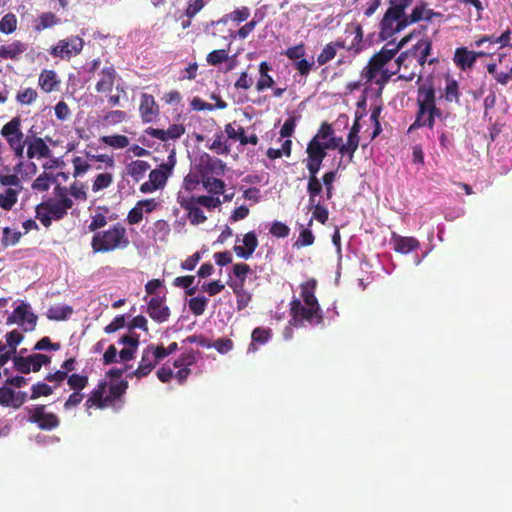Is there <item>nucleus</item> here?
Instances as JSON below:
<instances>
[{
  "label": "nucleus",
  "instance_id": "nucleus-17",
  "mask_svg": "<svg viewBox=\"0 0 512 512\" xmlns=\"http://www.w3.org/2000/svg\"><path fill=\"white\" fill-rule=\"evenodd\" d=\"M485 55L486 53L482 51H469L465 47H460L455 50L453 61L458 68L466 70L471 69L477 59Z\"/></svg>",
  "mask_w": 512,
  "mask_h": 512
},
{
  "label": "nucleus",
  "instance_id": "nucleus-32",
  "mask_svg": "<svg viewBox=\"0 0 512 512\" xmlns=\"http://www.w3.org/2000/svg\"><path fill=\"white\" fill-rule=\"evenodd\" d=\"M460 90L458 82L451 78L446 77V85L443 91V97L447 102H455L456 104H460Z\"/></svg>",
  "mask_w": 512,
  "mask_h": 512
},
{
  "label": "nucleus",
  "instance_id": "nucleus-54",
  "mask_svg": "<svg viewBox=\"0 0 512 512\" xmlns=\"http://www.w3.org/2000/svg\"><path fill=\"white\" fill-rule=\"evenodd\" d=\"M309 208L313 209V217L321 224H325L329 218L328 209L320 203V201H314V204H309Z\"/></svg>",
  "mask_w": 512,
  "mask_h": 512
},
{
  "label": "nucleus",
  "instance_id": "nucleus-8",
  "mask_svg": "<svg viewBox=\"0 0 512 512\" xmlns=\"http://www.w3.org/2000/svg\"><path fill=\"white\" fill-rule=\"evenodd\" d=\"M34 126H32L26 135L27 140V149H26V158L29 160L32 159H46L51 158L52 150L47 145V141H51V137L46 136L45 139L37 136V133L34 131Z\"/></svg>",
  "mask_w": 512,
  "mask_h": 512
},
{
  "label": "nucleus",
  "instance_id": "nucleus-47",
  "mask_svg": "<svg viewBox=\"0 0 512 512\" xmlns=\"http://www.w3.org/2000/svg\"><path fill=\"white\" fill-rule=\"evenodd\" d=\"M186 200L191 201V203L199 206H204L207 209H214L221 205V201L218 197H212L207 195H202L198 197H190L186 198Z\"/></svg>",
  "mask_w": 512,
  "mask_h": 512
},
{
  "label": "nucleus",
  "instance_id": "nucleus-62",
  "mask_svg": "<svg viewBox=\"0 0 512 512\" xmlns=\"http://www.w3.org/2000/svg\"><path fill=\"white\" fill-rule=\"evenodd\" d=\"M72 163L74 166V177H78L85 174L91 168V165L80 156L74 157L72 159Z\"/></svg>",
  "mask_w": 512,
  "mask_h": 512
},
{
  "label": "nucleus",
  "instance_id": "nucleus-13",
  "mask_svg": "<svg viewBox=\"0 0 512 512\" xmlns=\"http://www.w3.org/2000/svg\"><path fill=\"white\" fill-rule=\"evenodd\" d=\"M444 15L428 8V3L420 0L414 6L410 14L405 15L406 24L409 26L422 20L432 21L434 18L443 19Z\"/></svg>",
  "mask_w": 512,
  "mask_h": 512
},
{
  "label": "nucleus",
  "instance_id": "nucleus-7",
  "mask_svg": "<svg viewBox=\"0 0 512 512\" xmlns=\"http://www.w3.org/2000/svg\"><path fill=\"white\" fill-rule=\"evenodd\" d=\"M28 422L36 424L40 430L51 431L60 425L59 417L53 412H47L43 404L26 408Z\"/></svg>",
  "mask_w": 512,
  "mask_h": 512
},
{
  "label": "nucleus",
  "instance_id": "nucleus-16",
  "mask_svg": "<svg viewBox=\"0 0 512 512\" xmlns=\"http://www.w3.org/2000/svg\"><path fill=\"white\" fill-rule=\"evenodd\" d=\"M107 387L108 384L106 381H100L96 388H94L88 396L85 402V407L87 409H104L105 407L111 406L108 396L105 395L107 392Z\"/></svg>",
  "mask_w": 512,
  "mask_h": 512
},
{
  "label": "nucleus",
  "instance_id": "nucleus-6",
  "mask_svg": "<svg viewBox=\"0 0 512 512\" xmlns=\"http://www.w3.org/2000/svg\"><path fill=\"white\" fill-rule=\"evenodd\" d=\"M84 47V40L78 35H71L67 38L60 39L56 45L49 49V54L53 58L70 60L79 55Z\"/></svg>",
  "mask_w": 512,
  "mask_h": 512
},
{
  "label": "nucleus",
  "instance_id": "nucleus-23",
  "mask_svg": "<svg viewBox=\"0 0 512 512\" xmlns=\"http://www.w3.org/2000/svg\"><path fill=\"white\" fill-rule=\"evenodd\" d=\"M100 78L96 83L95 89L98 93L110 92L114 86L117 73L113 67H105L99 74Z\"/></svg>",
  "mask_w": 512,
  "mask_h": 512
},
{
  "label": "nucleus",
  "instance_id": "nucleus-33",
  "mask_svg": "<svg viewBox=\"0 0 512 512\" xmlns=\"http://www.w3.org/2000/svg\"><path fill=\"white\" fill-rule=\"evenodd\" d=\"M359 141H360V137L358 134L348 133L347 142L345 144H342L339 147V153L342 156L347 155L349 158V161H352L353 157H354V153L356 152V150L359 147Z\"/></svg>",
  "mask_w": 512,
  "mask_h": 512
},
{
  "label": "nucleus",
  "instance_id": "nucleus-43",
  "mask_svg": "<svg viewBox=\"0 0 512 512\" xmlns=\"http://www.w3.org/2000/svg\"><path fill=\"white\" fill-rule=\"evenodd\" d=\"M97 210H103L104 213L97 212L91 217V222L88 225V229L91 232H98L97 230L103 228L107 224V217L105 213L108 212V208L106 206H100L97 208Z\"/></svg>",
  "mask_w": 512,
  "mask_h": 512
},
{
  "label": "nucleus",
  "instance_id": "nucleus-34",
  "mask_svg": "<svg viewBox=\"0 0 512 512\" xmlns=\"http://www.w3.org/2000/svg\"><path fill=\"white\" fill-rule=\"evenodd\" d=\"M59 18L52 12H44L40 14L36 20L34 30L41 32L45 29L51 28L59 23Z\"/></svg>",
  "mask_w": 512,
  "mask_h": 512
},
{
  "label": "nucleus",
  "instance_id": "nucleus-64",
  "mask_svg": "<svg viewBox=\"0 0 512 512\" xmlns=\"http://www.w3.org/2000/svg\"><path fill=\"white\" fill-rule=\"evenodd\" d=\"M269 232L275 237L285 238L289 235L290 228L285 223L275 221L272 223Z\"/></svg>",
  "mask_w": 512,
  "mask_h": 512
},
{
  "label": "nucleus",
  "instance_id": "nucleus-10",
  "mask_svg": "<svg viewBox=\"0 0 512 512\" xmlns=\"http://www.w3.org/2000/svg\"><path fill=\"white\" fill-rule=\"evenodd\" d=\"M407 26L405 15L402 16L389 6L380 22L379 36L382 40H388Z\"/></svg>",
  "mask_w": 512,
  "mask_h": 512
},
{
  "label": "nucleus",
  "instance_id": "nucleus-4",
  "mask_svg": "<svg viewBox=\"0 0 512 512\" xmlns=\"http://www.w3.org/2000/svg\"><path fill=\"white\" fill-rule=\"evenodd\" d=\"M21 123L20 116H15L4 124L0 130L1 136L7 141L15 158L20 160L26 155L25 147H27V140L21 129Z\"/></svg>",
  "mask_w": 512,
  "mask_h": 512
},
{
  "label": "nucleus",
  "instance_id": "nucleus-36",
  "mask_svg": "<svg viewBox=\"0 0 512 512\" xmlns=\"http://www.w3.org/2000/svg\"><path fill=\"white\" fill-rule=\"evenodd\" d=\"M194 356L192 354H187L182 356L179 360L174 362L175 367H182L176 372V378L180 383H182L188 377L190 370L187 368L191 364L194 363Z\"/></svg>",
  "mask_w": 512,
  "mask_h": 512
},
{
  "label": "nucleus",
  "instance_id": "nucleus-24",
  "mask_svg": "<svg viewBox=\"0 0 512 512\" xmlns=\"http://www.w3.org/2000/svg\"><path fill=\"white\" fill-rule=\"evenodd\" d=\"M14 369L22 374H28L30 372H38L39 366L37 364L34 354L28 356L17 355L13 357Z\"/></svg>",
  "mask_w": 512,
  "mask_h": 512
},
{
  "label": "nucleus",
  "instance_id": "nucleus-12",
  "mask_svg": "<svg viewBox=\"0 0 512 512\" xmlns=\"http://www.w3.org/2000/svg\"><path fill=\"white\" fill-rule=\"evenodd\" d=\"M327 146L321 143L316 138H312L306 149L307 159L306 168L307 170H320L322 162L325 159L327 153Z\"/></svg>",
  "mask_w": 512,
  "mask_h": 512
},
{
  "label": "nucleus",
  "instance_id": "nucleus-42",
  "mask_svg": "<svg viewBox=\"0 0 512 512\" xmlns=\"http://www.w3.org/2000/svg\"><path fill=\"white\" fill-rule=\"evenodd\" d=\"M160 188V168L153 169L149 174V181L144 182L140 186V191L143 193L153 192Z\"/></svg>",
  "mask_w": 512,
  "mask_h": 512
},
{
  "label": "nucleus",
  "instance_id": "nucleus-28",
  "mask_svg": "<svg viewBox=\"0 0 512 512\" xmlns=\"http://www.w3.org/2000/svg\"><path fill=\"white\" fill-rule=\"evenodd\" d=\"M25 51L26 45L17 40L8 45H0V58L18 60L19 56Z\"/></svg>",
  "mask_w": 512,
  "mask_h": 512
},
{
  "label": "nucleus",
  "instance_id": "nucleus-5",
  "mask_svg": "<svg viewBox=\"0 0 512 512\" xmlns=\"http://www.w3.org/2000/svg\"><path fill=\"white\" fill-rule=\"evenodd\" d=\"M72 207L73 205L65 199L55 200L48 198L36 206V218L44 227L48 228L53 220L59 221L66 217L68 210Z\"/></svg>",
  "mask_w": 512,
  "mask_h": 512
},
{
  "label": "nucleus",
  "instance_id": "nucleus-19",
  "mask_svg": "<svg viewBox=\"0 0 512 512\" xmlns=\"http://www.w3.org/2000/svg\"><path fill=\"white\" fill-rule=\"evenodd\" d=\"M258 238L254 231L247 232L243 236V246L235 245L234 252L239 258L249 259L258 247Z\"/></svg>",
  "mask_w": 512,
  "mask_h": 512
},
{
  "label": "nucleus",
  "instance_id": "nucleus-59",
  "mask_svg": "<svg viewBox=\"0 0 512 512\" xmlns=\"http://www.w3.org/2000/svg\"><path fill=\"white\" fill-rule=\"evenodd\" d=\"M126 116V113L122 110H112L104 115L103 120L107 125H116L123 122Z\"/></svg>",
  "mask_w": 512,
  "mask_h": 512
},
{
  "label": "nucleus",
  "instance_id": "nucleus-11",
  "mask_svg": "<svg viewBox=\"0 0 512 512\" xmlns=\"http://www.w3.org/2000/svg\"><path fill=\"white\" fill-rule=\"evenodd\" d=\"M37 316L30 311V305L22 302L7 317L6 324H18L23 327L24 331H33L36 327Z\"/></svg>",
  "mask_w": 512,
  "mask_h": 512
},
{
  "label": "nucleus",
  "instance_id": "nucleus-61",
  "mask_svg": "<svg viewBox=\"0 0 512 512\" xmlns=\"http://www.w3.org/2000/svg\"><path fill=\"white\" fill-rule=\"evenodd\" d=\"M209 149L215 151L217 154H228L230 152L226 143L223 142L222 132H219L214 136V140L209 146Z\"/></svg>",
  "mask_w": 512,
  "mask_h": 512
},
{
  "label": "nucleus",
  "instance_id": "nucleus-18",
  "mask_svg": "<svg viewBox=\"0 0 512 512\" xmlns=\"http://www.w3.org/2000/svg\"><path fill=\"white\" fill-rule=\"evenodd\" d=\"M139 111L144 122H152L157 118L159 107L152 95L147 93L141 95Z\"/></svg>",
  "mask_w": 512,
  "mask_h": 512
},
{
  "label": "nucleus",
  "instance_id": "nucleus-3",
  "mask_svg": "<svg viewBox=\"0 0 512 512\" xmlns=\"http://www.w3.org/2000/svg\"><path fill=\"white\" fill-rule=\"evenodd\" d=\"M412 38V34L403 37L397 45L391 48L388 46L392 45L388 43L378 53L374 54L368 61V64L361 71V76L366 79L367 83H371L377 76V74L384 70V66L391 61L397 52L404 47Z\"/></svg>",
  "mask_w": 512,
  "mask_h": 512
},
{
  "label": "nucleus",
  "instance_id": "nucleus-29",
  "mask_svg": "<svg viewBox=\"0 0 512 512\" xmlns=\"http://www.w3.org/2000/svg\"><path fill=\"white\" fill-rule=\"evenodd\" d=\"M317 287V281L314 278L300 285L301 297L306 306H320L317 298L315 297V290Z\"/></svg>",
  "mask_w": 512,
  "mask_h": 512
},
{
  "label": "nucleus",
  "instance_id": "nucleus-44",
  "mask_svg": "<svg viewBox=\"0 0 512 512\" xmlns=\"http://www.w3.org/2000/svg\"><path fill=\"white\" fill-rule=\"evenodd\" d=\"M127 388L128 382L125 380L111 384L107 394L110 404L113 405L116 400L120 399L125 394Z\"/></svg>",
  "mask_w": 512,
  "mask_h": 512
},
{
  "label": "nucleus",
  "instance_id": "nucleus-55",
  "mask_svg": "<svg viewBox=\"0 0 512 512\" xmlns=\"http://www.w3.org/2000/svg\"><path fill=\"white\" fill-rule=\"evenodd\" d=\"M17 28V18L13 13H8L0 20V31L5 34L13 33Z\"/></svg>",
  "mask_w": 512,
  "mask_h": 512
},
{
  "label": "nucleus",
  "instance_id": "nucleus-53",
  "mask_svg": "<svg viewBox=\"0 0 512 512\" xmlns=\"http://www.w3.org/2000/svg\"><path fill=\"white\" fill-rule=\"evenodd\" d=\"M67 383L73 391H82L88 385V376L80 374L68 375Z\"/></svg>",
  "mask_w": 512,
  "mask_h": 512
},
{
  "label": "nucleus",
  "instance_id": "nucleus-2",
  "mask_svg": "<svg viewBox=\"0 0 512 512\" xmlns=\"http://www.w3.org/2000/svg\"><path fill=\"white\" fill-rule=\"evenodd\" d=\"M432 52V41L428 37L420 39L413 47L402 52L397 58L399 69H408L413 66L423 68L426 63L433 64L438 60L429 59Z\"/></svg>",
  "mask_w": 512,
  "mask_h": 512
},
{
  "label": "nucleus",
  "instance_id": "nucleus-57",
  "mask_svg": "<svg viewBox=\"0 0 512 512\" xmlns=\"http://www.w3.org/2000/svg\"><path fill=\"white\" fill-rule=\"evenodd\" d=\"M337 52L331 43L324 46L320 54L317 56V62L320 66L325 65L329 61L335 58Z\"/></svg>",
  "mask_w": 512,
  "mask_h": 512
},
{
  "label": "nucleus",
  "instance_id": "nucleus-52",
  "mask_svg": "<svg viewBox=\"0 0 512 512\" xmlns=\"http://www.w3.org/2000/svg\"><path fill=\"white\" fill-rule=\"evenodd\" d=\"M185 133L183 124H172L167 130L162 129V142L179 139Z\"/></svg>",
  "mask_w": 512,
  "mask_h": 512
},
{
  "label": "nucleus",
  "instance_id": "nucleus-60",
  "mask_svg": "<svg viewBox=\"0 0 512 512\" xmlns=\"http://www.w3.org/2000/svg\"><path fill=\"white\" fill-rule=\"evenodd\" d=\"M212 347L220 354H226L234 348V343L231 339L222 337L212 342Z\"/></svg>",
  "mask_w": 512,
  "mask_h": 512
},
{
  "label": "nucleus",
  "instance_id": "nucleus-20",
  "mask_svg": "<svg viewBox=\"0 0 512 512\" xmlns=\"http://www.w3.org/2000/svg\"><path fill=\"white\" fill-rule=\"evenodd\" d=\"M61 80L57 73L51 69H43L38 77V85L45 93L58 91L60 88Z\"/></svg>",
  "mask_w": 512,
  "mask_h": 512
},
{
  "label": "nucleus",
  "instance_id": "nucleus-15",
  "mask_svg": "<svg viewBox=\"0 0 512 512\" xmlns=\"http://www.w3.org/2000/svg\"><path fill=\"white\" fill-rule=\"evenodd\" d=\"M198 167L201 177L209 175L222 176L226 165L221 159L204 153L199 157Z\"/></svg>",
  "mask_w": 512,
  "mask_h": 512
},
{
  "label": "nucleus",
  "instance_id": "nucleus-39",
  "mask_svg": "<svg viewBox=\"0 0 512 512\" xmlns=\"http://www.w3.org/2000/svg\"><path fill=\"white\" fill-rule=\"evenodd\" d=\"M149 169L150 165L143 160L133 161L127 167L128 174L134 178L135 181L142 179Z\"/></svg>",
  "mask_w": 512,
  "mask_h": 512
},
{
  "label": "nucleus",
  "instance_id": "nucleus-30",
  "mask_svg": "<svg viewBox=\"0 0 512 512\" xmlns=\"http://www.w3.org/2000/svg\"><path fill=\"white\" fill-rule=\"evenodd\" d=\"M180 204L181 207L187 211L188 219L192 224L198 225L206 221L207 218L204 215L202 209L197 205L191 203V201L182 199Z\"/></svg>",
  "mask_w": 512,
  "mask_h": 512
},
{
  "label": "nucleus",
  "instance_id": "nucleus-56",
  "mask_svg": "<svg viewBox=\"0 0 512 512\" xmlns=\"http://www.w3.org/2000/svg\"><path fill=\"white\" fill-rule=\"evenodd\" d=\"M7 350L16 354L17 346L22 342L23 335L17 330H12L5 335Z\"/></svg>",
  "mask_w": 512,
  "mask_h": 512
},
{
  "label": "nucleus",
  "instance_id": "nucleus-50",
  "mask_svg": "<svg viewBox=\"0 0 512 512\" xmlns=\"http://www.w3.org/2000/svg\"><path fill=\"white\" fill-rule=\"evenodd\" d=\"M100 140L104 144L116 149H122L129 145V139L125 135L102 136Z\"/></svg>",
  "mask_w": 512,
  "mask_h": 512
},
{
  "label": "nucleus",
  "instance_id": "nucleus-9",
  "mask_svg": "<svg viewBox=\"0 0 512 512\" xmlns=\"http://www.w3.org/2000/svg\"><path fill=\"white\" fill-rule=\"evenodd\" d=\"M290 314L295 324H303L304 321L320 324L323 321L320 306H306L299 299L290 302Z\"/></svg>",
  "mask_w": 512,
  "mask_h": 512
},
{
  "label": "nucleus",
  "instance_id": "nucleus-31",
  "mask_svg": "<svg viewBox=\"0 0 512 512\" xmlns=\"http://www.w3.org/2000/svg\"><path fill=\"white\" fill-rule=\"evenodd\" d=\"M56 183V176L50 172H42L32 182L31 188L37 192H46L50 189L51 185Z\"/></svg>",
  "mask_w": 512,
  "mask_h": 512
},
{
  "label": "nucleus",
  "instance_id": "nucleus-41",
  "mask_svg": "<svg viewBox=\"0 0 512 512\" xmlns=\"http://www.w3.org/2000/svg\"><path fill=\"white\" fill-rule=\"evenodd\" d=\"M202 184L204 188L211 194L219 195L224 193L225 183L219 178L210 176L202 177Z\"/></svg>",
  "mask_w": 512,
  "mask_h": 512
},
{
  "label": "nucleus",
  "instance_id": "nucleus-25",
  "mask_svg": "<svg viewBox=\"0 0 512 512\" xmlns=\"http://www.w3.org/2000/svg\"><path fill=\"white\" fill-rule=\"evenodd\" d=\"M271 338V328L256 327L251 333V343L248 346V352H256L259 346L266 344Z\"/></svg>",
  "mask_w": 512,
  "mask_h": 512
},
{
  "label": "nucleus",
  "instance_id": "nucleus-40",
  "mask_svg": "<svg viewBox=\"0 0 512 512\" xmlns=\"http://www.w3.org/2000/svg\"><path fill=\"white\" fill-rule=\"evenodd\" d=\"M231 44L232 42L230 41L226 49H218L211 51L206 57L207 63L211 66H217L227 61L229 59Z\"/></svg>",
  "mask_w": 512,
  "mask_h": 512
},
{
  "label": "nucleus",
  "instance_id": "nucleus-45",
  "mask_svg": "<svg viewBox=\"0 0 512 512\" xmlns=\"http://www.w3.org/2000/svg\"><path fill=\"white\" fill-rule=\"evenodd\" d=\"M54 387L51 385H48L45 382H37L32 385L31 387V394L29 396V399L35 400L40 397H47L53 394Z\"/></svg>",
  "mask_w": 512,
  "mask_h": 512
},
{
  "label": "nucleus",
  "instance_id": "nucleus-37",
  "mask_svg": "<svg viewBox=\"0 0 512 512\" xmlns=\"http://www.w3.org/2000/svg\"><path fill=\"white\" fill-rule=\"evenodd\" d=\"M73 313V309L68 305L51 306L46 315L50 320L62 321L67 319Z\"/></svg>",
  "mask_w": 512,
  "mask_h": 512
},
{
  "label": "nucleus",
  "instance_id": "nucleus-21",
  "mask_svg": "<svg viewBox=\"0 0 512 512\" xmlns=\"http://www.w3.org/2000/svg\"><path fill=\"white\" fill-rule=\"evenodd\" d=\"M391 242L394 250L401 254H408L420 247V242L414 237H404L396 233L392 234Z\"/></svg>",
  "mask_w": 512,
  "mask_h": 512
},
{
  "label": "nucleus",
  "instance_id": "nucleus-1",
  "mask_svg": "<svg viewBox=\"0 0 512 512\" xmlns=\"http://www.w3.org/2000/svg\"><path fill=\"white\" fill-rule=\"evenodd\" d=\"M129 244L127 230L121 223H115L107 230L94 233L91 239V248L94 253L124 250Z\"/></svg>",
  "mask_w": 512,
  "mask_h": 512
},
{
  "label": "nucleus",
  "instance_id": "nucleus-48",
  "mask_svg": "<svg viewBox=\"0 0 512 512\" xmlns=\"http://www.w3.org/2000/svg\"><path fill=\"white\" fill-rule=\"evenodd\" d=\"M2 234L1 245L3 248L16 245L22 236L20 231L12 230L9 227H5Z\"/></svg>",
  "mask_w": 512,
  "mask_h": 512
},
{
  "label": "nucleus",
  "instance_id": "nucleus-46",
  "mask_svg": "<svg viewBox=\"0 0 512 512\" xmlns=\"http://www.w3.org/2000/svg\"><path fill=\"white\" fill-rule=\"evenodd\" d=\"M19 190L13 188L6 189L4 194H0V207L4 210H11L17 203Z\"/></svg>",
  "mask_w": 512,
  "mask_h": 512
},
{
  "label": "nucleus",
  "instance_id": "nucleus-22",
  "mask_svg": "<svg viewBox=\"0 0 512 512\" xmlns=\"http://www.w3.org/2000/svg\"><path fill=\"white\" fill-rule=\"evenodd\" d=\"M225 133L229 139L239 141L241 145H257L259 142V138L256 134L246 136L245 130L242 126H240L238 129H235L231 123L225 125Z\"/></svg>",
  "mask_w": 512,
  "mask_h": 512
},
{
  "label": "nucleus",
  "instance_id": "nucleus-38",
  "mask_svg": "<svg viewBox=\"0 0 512 512\" xmlns=\"http://www.w3.org/2000/svg\"><path fill=\"white\" fill-rule=\"evenodd\" d=\"M236 295L237 309L239 311L245 309L251 301V294L244 289L242 284H229Z\"/></svg>",
  "mask_w": 512,
  "mask_h": 512
},
{
  "label": "nucleus",
  "instance_id": "nucleus-58",
  "mask_svg": "<svg viewBox=\"0 0 512 512\" xmlns=\"http://www.w3.org/2000/svg\"><path fill=\"white\" fill-rule=\"evenodd\" d=\"M0 405L14 408V390L8 385L0 388Z\"/></svg>",
  "mask_w": 512,
  "mask_h": 512
},
{
  "label": "nucleus",
  "instance_id": "nucleus-35",
  "mask_svg": "<svg viewBox=\"0 0 512 512\" xmlns=\"http://www.w3.org/2000/svg\"><path fill=\"white\" fill-rule=\"evenodd\" d=\"M38 98V92L32 87L21 88L16 93L15 100L22 106H29L36 102Z\"/></svg>",
  "mask_w": 512,
  "mask_h": 512
},
{
  "label": "nucleus",
  "instance_id": "nucleus-63",
  "mask_svg": "<svg viewBox=\"0 0 512 512\" xmlns=\"http://www.w3.org/2000/svg\"><path fill=\"white\" fill-rule=\"evenodd\" d=\"M315 237L310 229H302L300 231L297 241L294 243L295 247L310 246L314 243Z\"/></svg>",
  "mask_w": 512,
  "mask_h": 512
},
{
  "label": "nucleus",
  "instance_id": "nucleus-51",
  "mask_svg": "<svg viewBox=\"0 0 512 512\" xmlns=\"http://www.w3.org/2000/svg\"><path fill=\"white\" fill-rule=\"evenodd\" d=\"M113 183V175L111 173L105 172L98 174L93 183H92V191L99 192L103 189L108 188Z\"/></svg>",
  "mask_w": 512,
  "mask_h": 512
},
{
  "label": "nucleus",
  "instance_id": "nucleus-26",
  "mask_svg": "<svg viewBox=\"0 0 512 512\" xmlns=\"http://www.w3.org/2000/svg\"><path fill=\"white\" fill-rule=\"evenodd\" d=\"M351 34L354 35V38L350 45H346L345 41L343 40H337L334 42H330L331 45L334 47V49L337 51V49H347L348 51H355L358 52L360 50V46L363 40V30L360 24H356L353 26V30L351 31Z\"/></svg>",
  "mask_w": 512,
  "mask_h": 512
},
{
  "label": "nucleus",
  "instance_id": "nucleus-49",
  "mask_svg": "<svg viewBox=\"0 0 512 512\" xmlns=\"http://www.w3.org/2000/svg\"><path fill=\"white\" fill-rule=\"evenodd\" d=\"M207 304L208 299L204 296L193 297L188 301L189 310L195 316L202 315L205 312Z\"/></svg>",
  "mask_w": 512,
  "mask_h": 512
},
{
  "label": "nucleus",
  "instance_id": "nucleus-27",
  "mask_svg": "<svg viewBox=\"0 0 512 512\" xmlns=\"http://www.w3.org/2000/svg\"><path fill=\"white\" fill-rule=\"evenodd\" d=\"M320 170H308L307 193L309 196V204H314L317 197L323 192V184L318 179L317 174Z\"/></svg>",
  "mask_w": 512,
  "mask_h": 512
},
{
  "label": "nucleus",
  "instance_id": "nucleus-14",
  "mask_svg": "<svg viewBox=\"0 0 512 512\" xmlns=\"http://www.w3.org/2000/svg\"><path fill=\"white\" fill-rule=\"evenodd\" d=\"M160 359V345L152 350L146 349L143 352L142 359L136 370L127 374V377L136 376L138 378L147 376L153 369L155 363Z\"/></svg>",
  "mask_w": 512,
  "mask_h": 512
}]
</instances>
